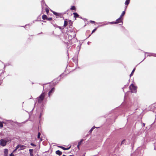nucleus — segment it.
I'll return each instance as SVG.
<instances>
[{"mask_svg": "<svg viewBox=\"0 0 156 156\" xmlns=\"http://www.w3.org/2000/svg\"><path fill=\"white\" fill-rule=\"evenodd\" d=\"M129 88L132 93H136V87L133 84H132L130 86Z\"/></svg>", "mask_w": 156, "mask_h": 156, "instance_id": "f257e3e1", "label": "nucleus"}, {"mask_svg": "<svg viewBox=\"0 0 156 156\" xmlns=\"http://www.w3.org/2000/svg\"><path fill=\"white\" fill-rule=\"evenodd\" d=\"M45 97V94L44 93L42 94L38 98L37 100L39 103H41Z\"/></svg>", "mask_w": 156, "mask_h": 156, "instance_id": "f03ea898", "label": "nucleus"}, {"mask_svg": "<svg viewBox=\"0 0 156 156\" xmlns=\"http://www.w3.org/2000/svg\"><path fill=\"white\" fill-rule=\"evenodd\" d=\"M6 141L3 139H1L0 140V145L2 146H5L6 144Z\"/></svg>", "mask_w": 156, "mask_h": 156, "instance_id": "7ed1b4c3", "label": "nucleus"}, {"mask_svg": "<svg viewBox=\"0 0 156 156\" xmlns=\"http://www.w3.org/2000/svg\"><path fill=\"white\" fill-rule=\"evenodd\" d=\"M122 22V21L121 20V18H120V17H119V18H118L116 20V22H110L109 23H111L117 24V23H120Z\"/></svg>", "mask_w": 156, "mask_h": 156, "instance_id": "20e7f679", "label": "nucleus"}, {"mask_svg": "<svg viewBox=\"0 0 156 156\" xmlns=\"http://www.w3.org/2000/svg\"><path fill=\"white\" fill-rule=\"evenodd\" d=\"M52 12L56 16H62V14L61 13H57L54 11H53Z\"/></svg>", "mask_w": 156, "mask_h": 156, "instance_id": "39448f33", "label": "nucleus"}, {"mask_svg": "<svg viewBox=\"0 0 156 156\" xmlns=\"http://www.w3.org/2000/svg\"><path fill=\"white\" fill-rule=\"evenodd\" d=\"M26 146L24 145H20V147L19 149V150H23L25 148Z\"/></svg>", "mask_w": 156, "mask_h": 156, "instance_id": "423d86ee", "label": "nucleus"}, {"mask_svg": "<svg viewBox=\"0 0 156 156\" xmlns=\"http://www.w3.org/2000/svg\"><path fill=\"white\" fill-rule=\"evenodd\" d=\"M56 154L60 156L62 154V152L58 150L56 151Z\"/></svg>", "mask_w": 156, "mask_h": 156, "instance_id": "0eeeda50", "label": "nucleus"}, {"mask_svg": "<svg viewBox=\"0 0 156 156\" xmlns=\"http://www.w3.org/2000/svg\"><path fill=\"white\" fill-rule=\"evenodd\" d=\"M70 147H71V146H70L69 148H65V147H63L62 146H60V147L61 148H62L63 150H68L70 148Z\"/></svg>", "mask_w": 156, "mask_h": 156, "instance_id": "6e6552de", "label": "nucleus"}, {"mask_svg": "<svg viewBox=\"0 0 156 156\" xmlns=\"http://www.w3.org/2000/svg\"><path fill=\"white\" fill-rule=\"evenodd\" d=\"M73 14L74 15V17L75 18H77L79 17V15L76 13L74 12L73 13Z\"/></svg>", "mask_w": 156, "mask_h": 156, "instance_id": "1a4fd4ad", "label": "nucleus"}, {"mask_svg": "<svg viewBox=\"0 0 156 156\" xmlns=\"http://www.w3.org/2000/svg\"><path fill=\"white\" fill-rule=\"evenodd\" d=\"M54 90V88H52L49 92L48 93V95L49 96H50V94L52 92H53Z\"/></svg>", "mask_w": 156, "mask_h": 156, "instance_id": "9d476101", "label": "nucleus"}, {"mask_svg": "<svg viewBox=\"0 0 156 156\" xmlns=\"http://www.w3.org/2000/svg\"><path fill=\"white\" fill-rule=\"evenodd\" d=\"M130 0H126L125 3V4L126 5H128L129 4L130 2Z\"/></svg>", "mask_w": 156, "mask_h": 156, "instance_id": "9b49d317", "label": "nucleus"}, {"mask_svg": "<svg viewBox=\"0 0 156 156\" xmlns=\"http://www.w3.org/2000/svg\"><path fill=\"white\" fill-rule=\"evenodd\" d=\"M135 70V68L133 69V70L132 71V72L131 74H130V76H132L133 75V74Z\"/></svg>", "mask_w": 156, "mask_h": 156, "instance_id": "f8f14e48", "label": "nucleus"}, {"mask_svg": "<svg viewBox=\"0 0 156 156\" xmlns=\"http://www.w3.org/2000/svg\"><path fill=\"white\" fill-rule=\"evenodd\" d=\"M47 18V16L46 15H44L42 16V19L43 20H45Z\"/></svg>", "mask_w": 156, "mask_h": 156, "instance_id": "ddd939ff", "label": "nucleus"}, {"mask_svg": "<svg viewBox=\"0 0 156 156\" xmlns=\"http://www.w3.org/2000/svg\"><path fill=\"white\" fill-rule=\"evenodd\" d=\"M4 153L6 155H7L8 153V150L7 149H5L4 150Z\"/></svg>", "mask_w": 156, "mask_h": 156, "instance_id": "4468645a", "label": "nucleus"}, {"mask_svg": "<svg viewBox=\"0 0 156 156\" xmlns=\"http://www.w3.org/2000/svg\"><path fill=\"white\" fill-rule=\"evenodd\" d=\"M125 14V11H124L122 12V13L120 17L121 18L122 17V16Z\"/></svg>", "mask_w": 156, "mask_h": 156, "instance_id": "2eb2a0df", "label": "nucleus"}, {"mask_svg": "<svg viewBox=\"0 0 156 156\" xmlns=\"http://www.w3.org/2000/svg\"><path fill=\"white\" fill-rule=\"evenodd\" d=\"M83 140V139L81 140H80V141L78 143V145H80L81 144Z\"/></svg>", "mask_w": 156, "mask_h": 156, "instance_id": "dca6fc26", "label": "nucleus"}, {"mask_svg": "<svg viewBox=\"0 0 156 156\" xmlns=\"http://www.w3.org/2000/svg\"><path fill=\"white\" fill-rule=\"evenodd\" d=\"M71 10H75L76 9L75 7L74 6H72L71 8Z\"/></svg>", "mask_w": 156, "mask_h": 156, "instance_id": "f3484780", "label": "nucleus"}, {"mask_svg": "<svg viewBox=\"0 0 156 156\" xmlns=\"http://www.w3.org/2000/svg\"><path fill=\"white\" fill-rule=\"evenodd\" d=\"M20 147V145L19 144L16 147V150H17L18 149H19Z\"/></svg>", "mask_w": 156, "mask_h": 156, "instance_id": "a211bd4d", "label": "nucleus"}, {"mask_svg": "<svg viewBox=\"0 0 156 156\" xmlns=\"http://www.w3.org/2000/svg\"><path fill=\"white\" fill-rule=\"evenodd\" d=\"M67 24V23L66 21H64V26L66 27V26Z\"/></svg>", "mask_w": 156, "mask_h": 156, "instance_id": "6ab92c4d", "label": "nucleus"}, {"mask_svg": "<svg viewBox=\"0 0 156 156\" xmlns=\"http://www.w3.org/2000/svg\"><path fill=\"white\" fill-rule=\"evenodd\" d=\"M149 56H155L156 55H155V54L153 53H151L150 54V55H149Z\"/></svg>", "mask_w": 156, "mask_h": 156, "instance_id": "aec40b11", "label": "nucleus"}, {"mask_svg": "<svg viewBox=\"0 0 156 156\" xmlns=\"http://www.w3.org/2000/svg\"><path fill=\"white\" fill-rule=\"evenodd\" d=\"M33 151V149H30L29 150L30 154H32Z\"/></svg>", "mask_w": 156, "mask_h": 156, "instance_id": "412c9836", "label": "nucleus"}, {"mask_svg": "<svg viewBox=\"0 0 156 156\" xmlns=\"http://www.w3.org/2000/svg\"><path fill=\"white\" fill-rule=\"evenodd\" d=\"M40 135H41V133H40L39 132L38 133V136H37V138H40Z\"/></svg>", "mask_w": 156, "mask_h": 156, "instance_id": "4be33fe9", "label": "nucleus"}, {"mask_svg": "<svg viewBox=\"0 0 156 156\" xmlns=\"http://www.w3.org/2000/svg\"><path fill=\"white\" fill-rule=\"evenodd\" d=\"M3 127V124H2V122H0V127L2 128V127Z\"/></svg>", "mask_w": 156, "mask_h": 156, "instance_id": "5701e85b", "label": "nucleus"}, {"mask_svg": "<svg viewBox=\"0 0 156 156\" xmlns=\"http://www.w3.org/2000/svg\"><path fill=\"white\" fill-rule=\"evenodd\" d=\"M97 30V28H95L92 31V33H94L95 31H96Z\"/></svg>", "mask_w": 156, "mask_h": 156, "instance_id": "b1692460", "label": "nucleus"}, {"mask_svg": "<svg viewBox=\"0 0 156 156\" xmlns=\"http://www.w3.org/2000/svg\"><path fill=\"white\" fill-rule=\"evenodd\" d=\"M30 144L31 145L33 146H35V145H34V144H33V143H31Z\"/></svg>", "mask_w": 156, "mask_h": 156, "instance_id": "393cba45", "label": "nucleus"}, {"mask_svg": "<svg viewBox=\"0 0 156 156\" xmlns=\"http://www.w3.org/2000/svg\"><path fill=\"white\" fill-rule=\"evenodd\" d=\"M93 130V129H90V130L89 131V132L90 133H91V132H92V130Z\"/></svg>", "mask_w": 156, "mask_h": 156, "instance_id": "a878e982", "label": "nucleus"}, {"mask_svg": "<svg viewBox=\"0 0 156 156\" xmlns=\"http://www.w3.org/2000/svg\"><path fill=\"white\" fill-rule=\"evenodd\" d=\"M46 12H47V13H48V12H49V10L47 9H46Z\"/></svg>", "mask_w": 156, "mask_h": 156, "instance_id": "bb28decb", "label": "nucleus"}, {"mask_svg": "<svg viewBox=\"0 0 156 156\" xmlns=\"http://www.w3.org/2000/svg\"><path fill=\"white\" fill-rule=\"evenodd\" d=\"M10 156H14V155L12 153L10 154Z\"/></svg>", "mask_w": 156, "mask_h": 156, "instance_id": "cd10ccee", "label": "nucleus"}, {"mask_svg": "<svg viewBox=\"0 0 156 156\" xmlns=\"http://www.w3.org/2000/svg\"><path fill=\"white\" fill-rule=\"evenodd\" d=\"M124 141H125V140H123L122 142V144H123L124 142Z\"/></svg>", "mask_w": 156, "mask_h": 156, "instance_id": "c85d7f7f", "label": "nucleus"}, {"mask_svg": "<svg viewBox=\"0 0 156 156\" xmlns=\"http://www.w3.org/2000/svg\"><path fill=\"white\" fill-rule=\"evenodd\" d=\"M95 128V126H93V127H92L91 128V129H93H93H94V128Z\"/></svg>", "mask_w": 156, "mask_h": 156, "instance_id": "c756f323", "label": "nucleus"}, {"mask_svg": "<svg viewBox=\"0 0 156 156\" xmlns=\"http://www.w3.org/2000/svg\"><path fill=\"white\" fill-rule=\"evenodd\" d=\"M90 22L92 23H94L95 22L94 21H90Z\"/></svg>", "mask_w": 156, "mask_h": 156, "instance_id": "7c9ffc66", "label": "nucleus"}, {"mask_svg": "<svg viewBox=\"0 0 156 156\" xmlns=\"http://www.w3.org/2000/svg\"><path fill=\"white\" fill-rule=\"evenodd\" d=\"M79 146H80V145H77V148H78L79 149Z\"/></svg>", "mask_w": 156, "mask_h": 156, "instance_id": "2f4dec72", "label": "nucleus"}, {"mask_svg": "<svg viewBox=\"0 0 156 156\" xmlns=\"http://www.w3.org/2000/svg\"><path fill=\"white\" fill-rule=\"evenodd\" d=\"M33 154H30V155L29 156H33Z\"/></svg>", "mask_w": 156, "mask_h": 156, "instance_id": "473e14b6", "label": "nucleus"}, {"mask_svg": "<svg viewBox=\"0 0 156 156\" xmlns=\"http://www.w3.org/2000/svg\"><path fill=\"white\" fill-rule=\"evenodd\" d=\"M16 150V149H15L14 150V151H13V152H15L16 151V150Z\"/></svg>", "mask_w": 156, "mask_h": 156, "instance_id": "72a5a7b5", "label": "nucleus"}, {"mask_svg": "<svg viewBox=\"0 0 156 156\" xmlns=\"http://www.w3.org/2000/svg\"><path fill=\"white\" fill-rule=\"evenodd\" d=\"M62 156H66L65 155H63Z\"/></svg>", "mask_w": 156, "mask_h": 156, "instance_id": "f704fd0d", "label": "nucleus"}, {"mask_svg": "<svg viewBox=\"0 0 156 156\" xmlns=\"http://www.w3.org/2000/svg\"><path fill=\"white\" fill-rule=\"evenodd\" d=\"M43 3H42V7H43Z\"/></svg>", "mask_w": 156, "mask_h": 156, "instance_id": "c9c22d12", "label": "nucleus"}, {"mask_svg": "<svg viewBox=\"0 0 156 156\" xmlns=\"http://www.w3.org/2000/svg\"><path fill=\"white\" fill-rule=\"evenodd\" d=\"M51 19V18H50L49 20H50Z\"/></svg>", "mask_w": 156, "mask_h": 156, "instance_id": "e433bc0d", "label": "nucleus"}, {"mask_svg": "<svg viewBox=\"0 0 156 156\" xmlns=\"http://www.w3.org/2000/svg\"><path fill=\"white\" fill-rule=\"evenodd\" d=\"M51 19V18H50L49 20H50Z\"/></svg>", "mask_w": 156, "mask_h": 156, "instance_id": "4c0bfd02", "label": "nucleus"}, {"mask_svg": "<svg viewBox=\"0 0 156 156\" xmlns=\"http://www.w3.org/2000/svg\"><path fill=\"white\" fill-rule=\"evenodd\" d=\"M144 125H145V124H143V125H144Z\"/></svg>", "mask_w": 156, "mask_h": 156, "instance_id": "58836bf2", "label": "nucleus"}, {"mask_svg": "<svg viewBox=\"0 0 156 156\" xmlns=\"http://www.w3.org/2000/svg\"><path fill=\"white\" fill-rule=\"evenodd\" d=\"M72 156V155H70V156Z\"/></svg>", "mask_w": 156, "mask_h": 156, "instance_id": "ea45409f", "label": "nucleus"}]
</instances>
